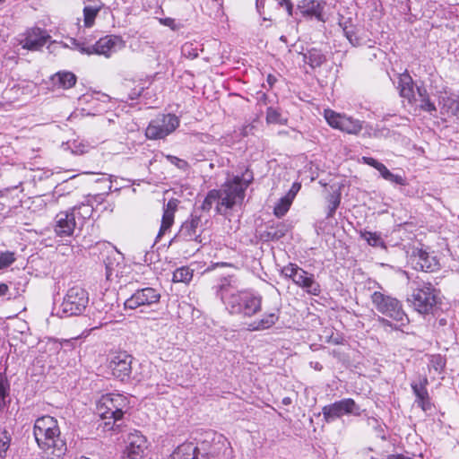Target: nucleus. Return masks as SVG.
<instances>
[{"mask_svg": "<svg viewBox=\"0 0 459 459\" xmlns=\"http://www.w3.org/2000/svg\"><path fill=\"white\" fill-rule=\"evenodd\" d=\"M233 449L221 434L207 430L199 438L179 445L169 459H232Z\"/></svg>", "mask_w": 459, "mask_h": 459, "instance_id": "f257e3e1", "label": "nucleus"}, {"mask_svg": "<svg viewBox=\"0 0 459 459\" xmlns=\"http://www.w3.org/2000/svg\"><path fill=\"white\" fill-rule=\"evenodd\" d=\"M252 181V172L246 170L242 176H236L227 181L221 189L210 190L201 205V210L208 212L213 204H216V213L225 215L227 210L242 204L245 191Z\"/></svg>", "mask_w": 459, "mask_h": 459, "instance_id": "f03ea898", "label": "nucleus"}, {"mask_svg": "<svg viewBox=\"0 0 459 459\" xmlns=\"http://www.w3.org/2000/svg\"><path fill=\"white\" fill-rule=\"evenodd\" d=\"M33 435L38 446L45 453L56 457L65 454L66 442L61 437L57 420L54 417L46 415L38 418L33 426Z\"/></svg>", "mask_w": 459, "mask_h": 459, "instance_id": "7ed1b4c3", "label": "nucleus"}, {"mask_svg": "<svg viewBox=\"0 0 459 459\" xmlns=\"http://www.w3.org/2000/svg\"><path fill=\"white\" fill-rule=\"evenodd\" d=\"M128 405L127 398L120 394H107L101 396L97 404V413L104 420V430L119 431L118 423Z\"/></svg>", "mask_w": 459, "mask_h": 459, "instance_id": "20e7f679", "label": "nucleus"}, {"mask_svg": "<svg viewBox=\"0 0 459 459\" xmlns=\"http://www.w3.org/2000/svg\"><path fill=\"white\" fill-rule=\"evenodd\" d=\"M226 308L232 315H241L251 317L262 309V296L250 289L231 293L228 297L222 295Z\"/></svg>", "mask_w": 459, "mask_h": 459, "instance_id": "39448f33", "label": "nucleus"}, {"mask_svg": "<svg viewBox=\"0 0 459 459\" xmlns=\"http://www.w3.org/2000/svg\"><path fill=\"white\" fill-rule=\"evenodd\" d=\"M200 228L201 216L191 214V217L181 225L178 234L170 240V245L178 244L181 249L189 245L190 249H186L185 253L187 255H194L200 249L202 243Z\"/></svg>", "mask_w": 459, "mask_h": 459, "instance_id": "423d86ee", "label": "nucleus"}, {"mask_svg": "<svg viewBox=\"0 0 459 459\" xmlns=\"http://www.w3.org/2000/svg\"><path fill=\"white\" fill-rule=\"evenodd\" d=\"M101 246L104 247L101 255L106 281L110 284L118 283L125 269L124 255L109 243H103Z\"/></svg>", "mask_w": 459, "mask_h": 459, "instance_id": "0eeeda50", "label": "nucleus"}, {"mask_svg": "<svg viewBox=\"0 0 459 459\" xmlns=\"http://www.w3.org/2000/svg\"><path fill=\"white\" fill-rule=\"evenodd\" d=\"M89 302L87 291L79 286L68 290L65 297L56 311V316L68 317L81 315Z\"/></svg>", "mask_w": 459, "mask_h": 459, "instance_id": "6e6552de", "label": "nucleus"}, {"mask_svg": "<svg viewBox=\"0 0 459 459\" xmlns=\"http://www.w3.org/2000/svg\"><path fill=\"white\" fill-rule=\"evenodd\" d=\"M371 300L378 312L395 320L401 325H405L409 322V318L397 299L380 291H375L371 295Z\"/></svg>", "mask_w": 459, "mask_h": 459, "instance_id": "1a4fd4ad", "label": "nucleus"}, {"mask_svg": "<svg viewBox=\"0 0 459 459\" xmlns=\"http://www.w3.org/2000/svg\"><path fill=\"white\" fill-rule=\"evenodd\" d=\"M417 287L412 294L408 298L414 309L420 314H429L437 303L436 290L430 282L415 281Z\"/></svg>", "mask_w": 459, "mask_h": 459, "instance_id": "9d476101", "label": "nucleus"}, {"mask_svg": "<svg viewBox=\"0 0 459 459\" xmlns=\"http://www.w3.org/2000/svg\"><path fill=\"white\" fill-rule=\"evenodd\" d=\"M160 299L161 293L159 289L144 287L136 290L126 299L124 306L126 309L141 308V311L143 312L145 308L156 307L160 304Z\"/></svg>", "mask_w": 459, "mask_h": 459, "instance_id": "9b49d317", "label": "nucleus"}, {"mask_svg": "<svg viewBox=\"0 0 459 459\" xmlns=\"http://www.w3.org/2000/svg\"><path fill=\"white\" fill-rule=\"evenodd\" d=\"M179 118L174 114L158 115L149 123L145 130V135L151 140L164 139L173 133L179 126Z\"/></svg>", "mask_w": 459, "mask_h": 459, "instance_id": "f8f14e48", "label": "nucleus"}, {"mask_svg": "<svg viewBox=\"0 0 459 459\" xmlns=\"http://www.w3.org/2000/svg\"><path fill=\"white\" fill-rule=\"evenodd\" d=\"M359 410L356 403L353 399L346 398L341 401L335 402L332 404L324 406L322 408V413L324 420L327 423L333 422L343 415H349L354 413Z\"/></svg>", "mask_w": 459, "mask_h": 459, "instance_id": "ddd939ff", "label": "nucleus"}, {"mask_svg": "<svg viewBox=\"0 0 459 459\" xmlns=\"http://www.w3.org/2000/svg\"><path fill=\"white\" fill-rule=\"evenodd\" d=\"M133 359V357L126 351L113 355L108 364L112 375L120 381L128 380L132 373Z\"/></svg>", "mask_w": 459, "mask_h": 459, "instance_id": "4468645a", "label": "nucleus"}, {"mask_svg": "<svg viewBox=\"0 0 459 459\" xmlns=\"http://www.w3.org/2000/svg\"><path fill=\"white\" fill-rule=\"evenodd\" d=\"M148 447L146 437L138 430L129 433L123 459H143Z\"/></svg>", "mask_w": 459, "mask_h": 459, "instance_id": "2eb2a0df", "label": "nucleus"}, {"mask_svg": "<svg viewBox=\"0 0 459 459\" xmlns=\"http://www.w3.org/2000/svg\"><path fill=\"white\" fill-rule=\"evenodd\" d=\"M54 231L56 237L65 238L73 236L75 230H81L70 211L60 212L55 219Z\"/></svg>", "mask_w": 459, "mask_h": 459, "instance_id": "dca6fc26", "label": "nucleus"}, {"mask_svg": "<svg viewBox=\"0 0 459 459\" xmlns=\"http://www.w3.org/2000/svg\"><path fill=\"white\" fill-rule=\"evenodd\" d=\"M413 268L422 272H435L439 269V262L435 255H430L423 249L413 251L411 255Z\"/></svg>", "mask_w": 459, "mask_h": 459, "instance_id": "f3484780", "label": "nucleus"}, {"mask_svg": "<svg viewBox=\"0 0 459 459\" xmlns=\"http://www.w3.org/2000/svg\"><path fill=\"white\" fill-rule=\"evenodd\" d=\"M50 36L40 28H33L27 31L25 39L22 41V48L28 50L36 51L40 49L48 41Z\"/></svg>", "mask_w": 459, "mask_h": 459, "instance_id": "a211bd4d", "label": "nucleus"}, {"mask_svg": "<svg viewBox=\"0 0 459 459\" xmlns=\"http://www.w3.org/2000/svg\"><path fill=\"white\" fill-rule=\"evenodd\" d=\"M178 203L179 201L178 199L172 198L164 205L161 225L156 237V241H158V239H160V237L172 226L174 222V214L177 211Z\"/></svg>", "mask_w": 459, "mask_h": 459, "instance_id": "6ab92c4d", "label": "nucleus"}, {"mask_svg": "<svg viewBox=\"0 0 459 459\" xmlns=\"http://www.w3.org/2000/svg\"><path fill=\"white\" fill-rule=\"evenodd\" d=\"M120 43H122L121 37L115 35L106 36L92 45V54L109 56L116 46Z\"/></svg>", "mask_w": 459, "mask_h": 459, "instance_id": "aec40b11", "label": "nucleus"}, {"mask_svg": "<svg viewBox=\"0 0 459 459\" xmlns=\"http://www.w3.org/2000/svg\"><path fill=\"white\" fill-rule=\"evenodd\" d=\"M290 277H292L295 283L301 286L310 295H316V288H313L314 285V276L313 274H308L307 272L300 268H292L290 270Z\"/></svg>", "mask_w": 459, "mask_h": 459, "instance_id": "412c9836", "label": "nucleus"}, {"mask_svg": "<svg viewBox=\"0 0 459 459\" xmlns=\"http://www.w3.org/2000/svg\"><path fill=\"white\" fill-rule=\"evenodd\" d=\"M398 90L400 96L406 99L410 104L417 100L414 90V82L411 75L407 73L400 74L398 81Z\"/></svg>", "mask_w": 459, "mask_h": 459, "instance_id": "4be33fe9", "label": "nucleus"}, {"mask_svg": "<svg viewBox=\"0 0 459 459\" xmlns=\"http://www.w3.org/2000/svg\"><path fill=\"white\" fill-rule=\"evenodd\" d=\"M279 317L280 310L278 308L273 309L271 312L264 313L261 319L250 323L247 329L249 331H263L269 329L278 322Z\"/></svg>", "mask_w": 459, "mask_h": 459, "instance_id": "5701e85b", "label": "nucleus"}, {"mask_svg": "<svg viewBox=\"0 0 459 459\" xmlns=\"http://www.w3.org/2000/svg\"><path fill=\"white\" fill-rule=\"evenodd\" d=\"M290 230V225L287 222L281 221L273 223L266 228L263 233V238L266 241H277L283 238Z\"/></svg>", "mask_w": 459, "mask_h": 459, "instance_id": "b1692460", "label": "nucleus"}, {"mask_svg": "<svg viewBox=\"0 0 459 459\" xmlns=\"http://www.w3.org/2000/svg\"><path fill=\"white\" fill-rule=\"evenodd\" d=\"M77 81L75 74L68 71L57 72L51 76L52 84L61 89L72 88Z\"/></svg>", "mask_w": 459, "mask_h": 459, "instance_id": "393cba45", "label": "nucleus"}, {"mask_svg": "<svg viewBox=\"0 0 459 459\" xmlns=\"http://www.w3.org/2000/svg\"><path fill=\"white\" fill-rule=\"evenodd\" d=\"M80 228L82 229L86 220L90 219L93 213V207L89 203H81L69 210Z\"/></svg>", "mask_w": 459, "mask_h": 459, "instance_id": "a878e982", "label": "nucleus"}, {"mask_svg": "<svg viewBox=\"0 0 459 459\" xmlns=\"http://www.w3.org/2000/svg\"><path fill=\"white\" fill-rule=\"evenodd\" d=\"M11 385L4 374H0V412H2L11 403Z\"/></svg>", "mask_w": 459, "mask_h": 459, "instance_id": "bb28decb", "label": "nucleus"}, {"mask_svg": "<svg viewBox=\"0 0 459 459\" xmlns=\"http://www.w3.org/2000/svg\"><path fill=\"white\" fill-rule=\"evenodd\" d=\"M361 130V121L344 115V118H342V124L340 131L350 134H358Z\"/></svg>", "mask_w": 459, "mask_h": 459, "instance_id": "cd10ccee", "label": "nucleus"}, {"mask_svg": "<svg viewBox=\"0 0 459 459\" xmlns=\"http://www.w3.org/2000/svg\"><path fill=\"white\" fill-rule=\"evenodd\" d=\"M292 201L293 195L291 194H287L285 196L281 197L274 206V215L278 218L283 217L289 211L292 204Z\"/></svg>", "mask_w": 459, "mask_h": 459, "instance_id": "c85d7f7f", "label": "nucleus"}, {"mask_svg": "<svg viewBox=\"0 0 459 459\" xmlns=\"http://www.w3.org/2000/svg\"><path fill=\"white\" fill-rule=\"evenodd\" d=\"M101 6L100 5H85L83 8V23L84 27L91 28L94 25L95 19L100 13Z\"/></svg>", "mask_w": 459, "mask_h": 459, "instance_id": "c756f323", "label": "nucleus"}, {"mask_svg": "<svg viewBox=\"0 0 459 459\" xmlns=\"http://www.w3.org/2000/svg\"><path fill=\"white\" fill-rule=\"evenodd\" d=\"M345 114L337 113L332 109H325L324 117L327 124L334 128L340 130L342 124V118H344Z\"/></svg>", "mask_w": 459, "mask_h": 459, "instance_id": "7c9ffc66", "label": "nucleus"}, {"mask_svg": "<svg viewBox=\"0 0 459 459\" xmlns=\"http://www.w3.org/2000/svg\"><path fill=\"white\" fill-rule=\"evenodd\" d=\"M194 270L187 266H182L175 270L173 273L174 282L188 283L193 278Z\"/></svg>", "mask_w": 459, "mask_h": 459, "instance_id": "2f4dec72", "label": "nucleus"}, {"mask_svg": "<svg viewBox=\"0 0 459 459\" xmlns=\"http://www.w3.org/2000/svg\"><path fill=\"white\" fill-rule=\"evenodd\" d=\"M298 10L302 16L312 18L316 15V4L314 0H302L298 4Z\"/></svg>", "mask_w": 459, "mask_h": 459, "instance_id": "473e14b6", "label": "nucleus"}, {"mask_svg": "<svg viewBox=\"0 0 459 459\" xmlns=\"http://www.w3.org/2000/svg\"><path fill=\"white\" fill-rule=\"evenodd\" d=\"M427 384H428L427 378H424L423 382L420 383V384L411 383V389L417 397V401L429 399V394H428V391L426 388Z\"/></svg>", "mask_w": 459, "mask_h": 459, "instance_id": "72a5a7b5", "label": "nucleus"}, {"mask_svg": "<svg viewBox=\"0 0 459 459\" xmlns=\"http://www.w3.org/2000/svg\"><path fill=\"white\" fill-rule=\"evenodd\" d=\"M360 236L363 239H365L368 245L372 247H383L384 242L380 237V235L377 232L370 231H361Z\"/></svg>", "mask_w": 459, "mask_h": 459, "instance_id": "f704fd0d", "label": "nucleus"}, {"mask_svg": "<svg viewBox=\"0 0 459 459\" xmlns=\"http://www.w3.org/2000/svg\"><path fill=\"white\" fill-rule=\"evenodd\" d=\"M237 286V279L233 275L223 277L220 280L218 286L219 290L221 292V296L227 297L225 292L229 290V288Z\"/></svg>", "mask_w": 459, "mask_h": 459, "instance_id": "c9c22d12", "label": "nucleus"}, {"mask_svg": "<svg viewBox=\"0 0 459 459\" xmlns=\"http://www.w3.org/2000/svg\"><path fill=\"white\" fill-rule=\"evenodd\" d=\"M16 260L15 254L11 251L0 253V270L5 269L13 264Z\"/></svg>", "mask_w": 459, "mask_h": 459, "instance_id": "e433bc0d", "label": "nucleus"}, {"mask_svg": "<svg viewBox=\"0 0 459 459\" xmlns=\"http://www.w3.org/2000/svg\"><path fill=\"white\" fill-rule=\"evenodd\" d=\"M266 121L270 124H282L281 114L276 108L270 107L266 111Z\"/></svg>", "mask_w": 459, "mask_h": 459, "instance_id": "4c0bfd02", "label": "nucleus"}, {"mask_svg": "<svg viewBox=\"0 0 459 459\" xmlns=\"http://www.w3.org/2000/svg\"><path fill=\"white\" fill-rule=\"evenodd\" d=\"M340 204V194L333 193L328 198V213L327 216L331 217L335 212V210Z\"/></svg>", "mask_w": 459, "mask_h": 459, "instance_id": "58836bf2", "label": "nucleus"}, {"mask_svg": "<svg viewBox=\"0 0 459 459\" xmlns=\"http://www.w3.org/2000/svg\"><path fill=\"white\" fill-rule=\"evenodd\" d=\"M182 54L188 59H195L198 56V50L192 43H185L181 48Z\"/></svg>", "mask_w": 459, "mask_h": 459, "instance_id": "ea45409f", "label": "nucleus"}, {"mask_svg": "<svg viewBox=\"0 0 459 459\" xmlns=\"http://www.w3.org/2000/svg\"><path fill=\"white\" fill-rule=\"evenodd\" d=\"M303 61H304V68L307 74L313 72L315 69V61L316 57L311 51L308 52V54L303 55Z\"/></svg>", "mask_w": 459, "mask_h": 459, "instance_id": "a19ab883", "label": "nucleus"}, {"mask_svg": "<svg viewBox=\"0 0 459 459\" xmlns=\"http://www.w3.org/2000/svg\"><path fill=\"white\" fill-rule=\"evenodd\" d=\"M72 44L75 49L80 51L82 54L92 55V45L86 46L84 42H80L77 39H73Z\"/></svg>", "mask_w": 459, "mask_h": 459, "instance_id": "79ce46f5", "label": "nucleus"}, {"mask_svg": "<svg viewBox=\"0 0 459 459\" xmlns=\"http://www.w3.org/2000/svg\"><path fill=\"white\" fill-rule=\"evenodd\" d=\"M419 107L420 109L432 113L437 110L435 104L430 100L429 96L420 100Z\"/></svg>", "mask_w": 459, "mask_h": 459, "instance_id": "37998d69", "label": "nucleus"}, {"mask_svg": "<svg viewBox=\"0 0 459 459\" xmlns=\"http://www.w3.org/2000/svg\"><path fill=\"white\" fill-rule=\"evenodd\" d=\"M160 24L170 28L172 30L176 31L179 30L180 26L176 22L173 18H160L159 19Z\"/></svg>", "mask_w": 459, "mask_h": 459, "instance_id": "c03bdc74", "label": "nucleus"}, {"mask_svg": "<svg viewBox=\"0 0 459 459\" xmlns=\"http://www.w3.org/2000/svg\"><path fill=\"white\" fill-rule=\"evenodd\" d=\"M342 30H343V33L344 35L346 36L347 39L353 45V46H359L360 43H359V39H356V42H354V39H352V37L354 36V31L351 28H349L348 26H343L342 27Z\"/></svg>", "mask_w": 459, "mask_h": 459, "instance_id": "a18cd8bd", "label": "nucleus"}, {"mask_svg": "<svg viewBox=\"0 0 459 459\" xmlns=\"http://www.w3.org/2000/svg\"><path fill=\"white\" fill-rule=\"evenodd\" d=\"M385 180H388L392 183H395V184L401 185V186L405 185V179L402 176L393 174L392 172H390V174L387 176Z\"/></svg>", "mask_w": 459, "mask_h": 459, "instance_id": "49530a36", "label": "nucleus"}, {"mask_svg": "<svg viewBox=\"0 0 459 459\" xmlns=\"http://www.w3.org/2000/svg\"><path fill=\"white\" fill-rule=\"evenodd\" d=\"M416 98L417 100L414 103L420 102V100H422L429 96L427 90L424 87L416 86Z\"/></svg>", "mask_w": 459, "mask_h": 459, "instance_id": "de8ad7c7", "label": "nucleus"}, {"mask_svg": "<svg viewBox=\"0 0 459 459\" xmlns=\"http://www.w3.org/2000/svg\"><path fill=\"white\" fill-rule=\"evenodd\" d=\"M361 160H362V162H363L364 164H367V165H368V166H371V167H373V168H375V169H377V166H378V165H379V163H380L378 160H375L374 158H371V157H366V156H363V157L361 158Z\"/></svg>", "mask_w": 459, "mask_h": 459, "instance_id": "09e8293b", "label": "nucleus"}, {"mask_svg": "<svg viewBox=\"0 0 459 459\" xmlns=\"http://www.w3.org/2000/svg\"><path fill=\"white\" fill-rule=\"evenodd\" d=\"M74 340L64 339L58 342V346L60 347V349L71 350L74 348Z\"/></svg>", "mask_w": 459, "mask_h": 459, "instance_id": "8fccbe9b", "label": "nucleus"}, {"mask_svg": "<svg viewBox=\"0 0 459 459\" xmlns=\"http://www.w3.org/2000/svg\"><path fill=\"white\" fill-rule=\"evenodd\" d=\"M377 171H379L380 175L385 179L387 176L390 174V170L383 164L379 163L377 168L376 169Z\"/></svg>", "mask_w": 459, "mask_h": 459, "instance_id": "3c124183", "label": "nucleus"}, {"mask_svg": "<svg viewBox=\"0 0 459 459\" xmlns=\"http://www.w3.org/2000/svg\"><path fill=\"white\" fill-rule=\"evenodd\" d=\"M417 403L423 411H427L430 408L429 398L428 400H419Z\"/></svg>", "mask_w": 459, "mask_h": 459, "instance_id": "603ef678", "label": "nucleus"}, {"mask_svg": "<svg viewBox=\"0 0 459 459\" xmlns=\"http://www.w3.org/2000/svg\"><path fill=\"white\" fill-rule=\"evenodd\" d=\"M87 146L82 145V146H74V149H73V152L76 154H82L86 152Z\"/></svg>", "mask_w": 459, "mask_h": 459, "instance_id": "864d4df0", "label": "nucleus"}, {"mask_svg": "<svg viewBox=\"0 0 459 459\" xmlns=\"http://www.w3.org/2000/svg\"><path fill=\"white\" fill-rule=\"evenodd\" d=\"M300 186L298 185V184H293L292 187L290 188V190L289 191L288 194H291L293 195V198L295 197L297 192L299 191Z\"/></svg>", "mask_w": 459, "mask_h": 459, "instance_id": "5fc2aeb1", "label": "nucleus"}, {"mask_svg": "<svg viewBox=\"0 0 459 459\" xmlns=\"http://www.w3.org/2000/svg\"><path fill=\"white\" fill-rule=\"evenodd\" d=\"M8 291V286L4 283L0 284V297L4 296Z\"/></svg>", "mask_w": 459, "mask_h": 459, "instance_id": "6e6d98bb", "label": "nucleus"}, {"mask_svg": "<svg viewBox=\"0 0 459 459\" xmlns=\"http://www.w3.org/2000/svg\"><path fill=\"white\" fill-rule=\"evenodd\" d=\"M316 17H317V21H324V18L321 14V4L319 2H317V14H316Z\"/></svg>", "mask_w": 459, "mask_h": 459, "instance_id": "4d7b16f0", "label": "nucleus"}, {"mask_svg": "<svg viewBox=\"0 0 459 459\" xmlns=\"http://www.w3.org/2000/svg\"><path fill=\"white\" fill-rule=\"evenodd\" d=\"M275 82H276V78L274 76L269 74L267 77V82L269 83V85L273 86Z\"/></svg>", "mask_w": 459, "mask_h": 459, "instance_id": "13d9d810", "label": "nucleus"}, {"mask_svg": "<svg viewBox=\"0 0 459 459\" xmlns=\"http://www.w3.org/2000/svg\"><path fill=\"white\" fill-rule=\"evenodd\" d=\"M291 403H292V400H291V398H290V397H284V398L281 400V403H282L283 405H286V406H287V405L291 404Z\"/></svg>", "mask_w": 459, "mask_h": 459, "instance_id": "bf43d9fd", "label": "nucleus"}, {"mask_svg": "<svg viewBox=\"0 0 459 459\" xmlns=\"http://www.w3.org/2000/svg\"><path fill=\"white\" fill-rule=\"evenodd\" d=\"M102 98L104 99L102 101H108L110 98L108 95L103 94Z\"/></svg>", "mask_w": 459, "mask_h": 459, "instance_id": "052dcab7", "label": "nucleus"}, {"mask_svg": "<svg viewBox=\"0 0 459 459\" xmlns=\"http://www.w3.org/2000/svg\"><path fill=\"white\" fill-rule=\"evenodd\" d=\"M8 446H9L8 443H4L3 444V447H4V450H6L8 448Z\"/></svg>", "mask_w": 459, "mask_h": 459, "instance_id": "680f3d73", "label": "nucleus"}, {"mask_svg": "<svg viewBox=\"0 0 459 459\" xmlns=\"http://www.w3.org/2000/svg\"><path fill=\"white\" fill-rule=\"evenodd\" d=\"M108 123H114V122H115V120H114V118H108Z\"/></svg>", "mask_w": 459, "mask_h": 459, "instance_id": "e2e57ef3", "label": "nucleus"}, {"mask_svg": "<svg viewBox=\"0 0 459 459\" xmlns=\"http://www.w3.org/2000/svg\"><path fill=\"white\" fill-rule=\"evenodd\" d=\"M316 60H317V65H318L321 62V56H317Z\"/></svg>", "mask_w": 459, "mask_h": 459, "instance_id": "0e129e2a", "label": "nucleus"}, {"mask_svg": "<svg viewBox=\"0 0 459 459\" xmlns=\"http://www.w3.org/2000/svg\"><path fill=\"white\" fill-rule=\"evenodd\" d=\"M358 39V37L356 36V34H354V36L352 37V39H354V42H356V39Z\"/></svg>", "mask_w": 459, "mask_h": 459, "instance_id": "69168bd1", "label": "nucleus"}, {"mask_svg": "<svg viewBox=\"0 0 459 459\" xmlns=\"http://www.w3.org/2000/svg\"><path fill=\"white\" fill-rule=\"evenodd\" d=\"M256 7L259 8V0H256Z\"/></svg>", "mask_w": 459, "mask_h": 459, "instance_id": "338daca9", "label": "nucleus"}, {"mask_svg": "<svg viewBox=\"0 0 459 459\" xmlns=\"http://www.w3.org/2000/svg\"><path fill=\"white\" fill-rule=\"evenodd\" d=\"M6 0H0V4L4 3Z\"/></svg>", "mask_w": 459, "mask_h": 459, "instance_id": "774afa93", "label": "nucleus"}]
</instances>
